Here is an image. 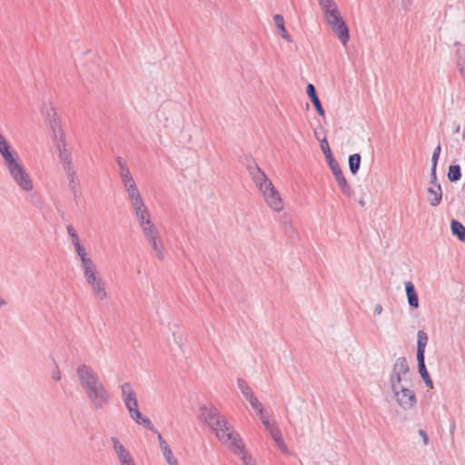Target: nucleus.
<instances>
[{
  "mask_svg": "<svg viewBox=\"0 0 465 465\" xmlns=\"http://www.w3.org/2000/svg\"><path fill=\"white\" fill-rule=\"evenodd\" d=\"M200 419L215 433L216 438L223 444L231 443L237 450L235 453H243L244 446L238 433L233 431L223 415L214 407L203 406L200 408Z\"/></svg>",
  "mask_w": 465,
  "mask_h": 465,
  "instance_id": "nucleus-1",
  "label": "nucleus"
},
{
  "mask_svg": "<svg viewBox=\"0 0 465 465\" xmlns=\"http://www.w3.org/2000/svg\"><path fill=\"white\" fill-rule=\"evenodd\" d=\"M237 384L242 395L250 402L251 406L256 411L265 430L270 433L279 450L284 454H290L289 449L282 439L281 430L276 424L271 423L268 418L264 416V409L262 403L255 397L252 388L248 385L246 381L239 378L237 380Z\"/></svg>",
  "mask_w": 465,
  "mask_h": 465,
  "instance_id": "nucleus-2",
  "label": "nucleus"
},
{
  "mask_svg": "<svg viewBox=\"0 0 465 465\" xmlns=\"http://www.w3.org/2000/svg\"><path fill=\"white\" fill-rule=\"evenodd\" d=\"M0 153L16 184L25 192L31 191L33 189L32 181L23 165L17 162L16 153L11 149L9 144H6L0 149Z\"/></svg>",
  "mask_w": 465,
  "mask_h": 465,
  "instance_id": "nucleus-3",
  "label": "nucleus"
},
{
  "mask_svg": "<svg viewBox=\"0 0 465 465\" xmlns=\"http://www.w3.org/2000/svg\"><path fill=\"white\" fill-rule=\"evenodd\" d=\"M121 391L124 399V405L129 411L130 417L135 420L136 423L143 425L152 432H157V429L153 426L152 421L143 416L138 408V401L136 394L129 382H124L121 386Z\"/></svg>",
  "mask_w": 465,
  "mask_h": 465,
  "instance_id": "nucleus-4",
  "label": "nucleus"
},
{
  "mask_svg": "<svg viewBox=\"0 0 465 465\" xmlns=\"http://www.w3.org/2000/svg\"><path fill=\"white\" fill-rule=\"evenodd\" d=\"M84 275L86 282L91 286L94 296L103 301L107 298L103 279L97 275L96 266L94 263L84 268Z\"/></svg>",
  "mask_w": 465,
  "mask_h": 465,
  "instance_id": "nucleus-5",
  "label": "nucleus"
},
{
  "mask_svg": "<svg viewBox=\"0 0 465 465\" xmlns=\"http://www.w3.org/2000/svg\"><path fill=\"white\" fill-rule=\"evenodd\" d=\"M84 391L91 404L96 410L104 408L110 401V394L101 381Z\"/></svg>",
  "mask_w": 465,
  "mask_h": 465,
  "instance_id": "nucleus-6",
  "label": "nucleus"
},
{
  "mask_svg": "<svg viewBox=\"0 0 465 465\" xmlns=\"http://www.w3.org/2000/svg\"><path fill=\"white\" fill-rule=\"evenodd\" d=\"M143 233L147 242L150 244L153 255L159 260H163L164 248L156 226H146V228H144V230L143 231Z\"/></svg>",
  "mask_w": 465,
  "mask_h": 465,
  "instance_id": "nucleus-7",
  "label": "nucleus"
},
{
  "mask_svg": "<svg viewBox=\"0 0 465 465\" xmlns=\"http://www.w3.org/2000/svg\"><path fill=\"white\" fill-rule=\"evenodd\" d=\"M410 371L409 365L405 357H400L395 361L392 373L391 374L390 382L391 390L398 389L401 386L402 381H406L405 375Z\"/></svg>",
  "mask_w": 465,
  "mask_h": 465,
  "instance_id": "nucleus-8",
  "label": "nucleus"
},
{
  "mask_svg": "<svg viewBox=\"0 0 465 465\" xmlns=\"http://www.w3.org/2000/svg\"><path fill=\"white\" fill-rule=\"evenodd\" d=\"M392 391L396 401L404 410H411L416 405V395L408 387L403 385Z\"/></svg>",
  "mask_w": 465,
  "mask_h": 465,
  "instance_id": "nucleus-9",
  "label": "nucleus"
},
{
  "mask_svg": "<svg viewBox=\"0 0 465 465\" xmlns=\"http://www.w3.org/2000/svg\"><path fill=\"white\" fill-rule=\"evenodd\" d=\"M76 374L84 390L100 381L98 374L86 364L79 365L76 369Z\"/></svg>",
  "mask_w": 465,
  "mask_h": 465,
  "instance_id": "nucleus-10",
  "label": "nucleus"
},
{
  "mask_svg": "<svg viewBox=\"0 0 465 465\" xmlns=\"http://www.w3.org/2000/svg\"><path fill=\"white\" fill-rule=\"evenodd\" d=\"M268 205L276 212L282 210L283 203L279 192L272 183L261 191Z\"/></svg>",
  "mask_w": 465,
  "mask_h": 465,
  "instance_id": "nucleus-11",
  "label": "nucleus"
},
{
  "mask_svg": "<svg viewBox=\"0 0 465 465\" xmlns=\"http://www.w3.org/2000/svg\"><path fill=\"white\" fill-rule=\"evenodd\" d=\"M247 169L252 181L259 187L260 191L263 190L267 186H271V183H272L268 179L265 173L254 162L252 164H249Z\"/></svg>",
  "mask_w": 465,
  "mask_h": 465,
  "instance_id": "nucleus-12",
  "label": "nucleus"
},
{
  "mask_svg": "<svg viewBox=\"0 0 465 465\" xmlns=\"http://www.w3.org/2000/svg\"><path fill=\"white\" fill-rule=\"evenodd\" d=\"M64 171L66 173L68 177V187L69 190L72 192L74 200L77 203L78 199L82 196V192L80 190V183L77 178L76 172L74 170L73 166H69L64 168Z\"/></svg>",
  "mask_w": 465,
  "mask_h": 465,
  "instance_id": "nucleus-13",
  "label": "nucleus"
},
{
  "mask_svg": "<svg viewBox=\"0 0 465 465\" xmlns=\"http://www.w3.org/2000/svg\"><path fill=\"white\" fill-rule=\"evenodd\" d=\"M332 174L334 175L335 177V180L341 191V193L347 196V197H351L353 193V191L352 189L351 188L350 184L348 183L343 173H342V170L341 168L340 167L339 163L338 164H335V167L332 166V167H330Z\"/></svg>",
  "mask_w": 465,
  "mask_h": 465,
  "instance_id": "nucleus-14",
  "label": "nucleus"
},
{
  "mask_svg": "<svg viewBox=\"0 0 465 465\" xmlns=\"http://www.w3.org/2000/svg\"><path fill=\"white\" fill-rule=\"evenodd\" d=\"M114 449L117 454V457L121 462V465H135L130 452L125 450L124 445L120 443L117 438L112 437L111 439Z\"/></svg>",
  "mask_w": 465,
  "mask_h": 465,
  "instance_id": "nucleus-15",
  "label": "nucleus"
},
{
  "mask_svg": "<svg viewBox=\"0 0 465 465\" xmlns=\"http://www.w3.org/2000/svg\"><path fill=\"white\" fill-rule=\"evenodd\" d=\"M54 143V145L58 152L59 159L64 165V169L68 167V165L73 166L71 152L66 147L67 143H66L65 138L57 140Z\"/></svg>",
  "mask_w": 465,
  "mask_h": 465,
  "instance_id": "nucleus-16",
  "label": "nucleus"
},
{
  "mask_svg": "<svg viewBox=\"0 0 465 465\" xmlns=\"http://www.w3.org/2000/svg\"><path fill=\"white\" fill-rule=\"evenodd\" d=\"M306 93L314 106L315 110L317 111L318 114L321 116L325 115V111L322 105V103L318 97L316 88L312 84H308L306 86Z\"/></svg>",
  "mask_w": 465,
  "mask_h": 465,
  "instance_id": "nucleus-17",
  "label": "nucleus"
},
{
  "mask_svg": "<svg viewBox=\"0 0 465 465\" xmlns=\"http://www.w3.org/2000/svg\"><path fill=\"white\" fill-rule=\"evenodd\" d=\"M333 34L338 37L342 45H346L350 40V31L345 22H341L331 28Z\"/></svg>",
  "mask_w": 465,
  "mask_h": 465,
  "instance_id": "nucleus-18",
  "label": "nucleus"
},
{
  "mask_svg": "<svg viewBox=\"0 0 465 465\" xmlns=\"http://www.w3.org/2000/svg\"><path fill=\"white\" fill-rule=\"evenodd\" d=\"M404 284L409 305L417 309L419 307V297L414 284L410 281L405 282Z\"/></svg>",
  "mask_w": 465,
  "mask_h": 465,
  "instance_id": "nucleus-19",
  "label": "nucleus"
},
{
  "mask_svg": "<svg viewBox=\"0 0 465 465\" xmlns=\"http://www.w3.org/2000/svg\"><path fill=\"white\" fill-rule=\"evenodd\" d=\"M428 340L427 332L420 330L417 333V359H425V348Z\"/></svg>",
  "mask_w": 465,
  "mask_h": 465,
  "instance_id": "nucleus-20",
  "label": "nucleus"
},
{
  "mask_svg": "<svg viewBox=\"0 0 465 465\" xmlns=\"http://www.w3.org/2000/svg\"><path fill=\"white\" fill-rule=\"evenodd\" d=\"M427 193L429 194L428 201L430 204L433 207L438 206L442 199L441 186H430L427 189Z\"/></svg>",
  "mask_w": 465,
  "mask_h": 465,
  "instance_id": "nucleus-21",
  "label": "nucleus"
},
{
  "mask_svg": "<svg viewBox=\"0 0 465 465\" xmlns=\"http://www.w3.org/2000/svg\"><path fill=\"white\" fill-rule=\"evenodd\" d=\"M48 123H49L50 129L52 131V137H53L54 142L65 138L64 133L61 126V121H60L59 117L51 118L50 122H48Z\"/></svg>",
  "mask_w": 465,
  "mask_h": 465,
  "instance_id": "nucleus-22",
  "label": "nucleus"
},
{
  "mask_svg": "<svg viewBox=\"0 0 465 465\" xmlns=\"http://www.w3.org/2000/svg\"><path fill=\"white\" fill-rule=\"evenodd\" d=\"M450 231L460 242H465V226L460 222L452 219L450 221Z\"/></svg>",
  "mask_w": 465,
  "mask_h": 465,
  "instance_id": "nucleus-23",
  "label": "nucleus"
},
{
  "mask_svg": "<svg viewBox=\"0 0 465 465\" xmlns=\"http://www.w3.org/2000/svg\"><path fill=\"white\" fill-rule=\"evenodd\" d=\"M273 20L275 23V26L278 29V34L281 35V37L288 42H292V38L284 26L283 16L282 15H275L273 16Z\"/></svg>",
  "mask_w": 465,
  "mask_h": 465,
  "instance_id": "nucleus-24",
  "label": "nucleus"
},
{
  "mask_svg": "<svg viewBox=\"0 0 465 465\" xmlns=\"http://www.w3.org/2000/svg\"><path fill=\"white\" fill-rule=\"evenodd\" d=\"M418 361V371L420 374L424 383L427 387L432 388L433 382L432 380L427 371L426 365H425V359H417Z\"/></svg>",
  "mask_w": 465,
  "mask_h": 465,
  "instance_id": "nucleus-25",
  "label": "nucleus"
},
{
  "mask_svg": "<svg viewBox=\"0 0 465 465\" xmlns=\"http://www.w3.org/2000/svg\"><path fill=\"white\" fill-rule=\"evenodd\" d=\"M326 23L328 25L332 28V26L341 24V22H345L343 18L341 16L338 8H332L331 13L326 16H324Z\"/></svg>",
  "mask_w": 465,
  "mask_h": 465,
  "instance_id": "nucleus-26",
  "label": "nucleus"
},
{
  "mask_svg": "<svg viewBox=\"0 0 465 465\" xmlns=\"http://www.w3.org/2000/svg\"><path fill=\"white\" fill-rule=\"evenodd\" d=\"M136 216L139 220L140 226L142 227V230L143 231L146 226L149 225H154L153 222L151 221L149 212L147 208H143V210H140L138 213H136Z\"/></svg>",
  "mask_w": 465,
  "mask_h": 465,
  "instance_id": "nucleus-27",
  "label": "nucleus"
},
{
  "mask_svg": "<svg viewBox=\"0 0 465 465\" xmlns=\"http://www.w3.org/2000/svg\"><path fill=\"white\" fill-rule=\"evenodd\" d=\"M349 169L352 174H356L361 167V156L360 153H353L349 156Z\"/></svg>",
  "mask_w": 465,
  "mask_h": 465,
  "instance_id": "nucleus-28",
  "label": "nucleus"
},
{
  "mask_svg": "<svg viewBox=\"0 0 465 465\" xmlns=\"http://www.w3.org/2000/svg\"><path fill=\"white\" fill-rule=\"evenodd\" d=\"M74 248H75V252H76L77 255L81 259L83 268L94 263V262L90 258L87 257L86 250L83 244H77V246Z\"/></svg>",
  "mask_w": 465,
  "mask_h": 465,
  "instance_id": "nucleus-29",
  "label": "nucleus"
},
{
  "mask_svg": "<svg viewBox=\"0 0 465 465\" xmlns=\"http://www.w3.org/2000/svg\"><path fill=\"white\" fill-rule=\"evenodd\" d=\"M447 176L449 181L451 183L459 181L461 177L460 166L457 164L450 165L449 167Z\"/></svg>",
  "mask_w": 465,
  "mask_h": 465,
  "instance_id": "nucleus-30",
  "label": "nucleus"
},
{
  "mask_svg": "<svg viewBox=\"0 0 465 465\" xmlns=\"http://www.w3.org/2000/svg\"><path fill=\"white\" fill-rule=\"evenodd\" d=\"M319 5L324 14V16L330 15L332 8H338L336 3L333 0H320Z\"/></svg>",
  "mask_w": 465,
  "mask_h": 465,
  "instance_id": "nucleus-31",
  "label": "nucleus"
},
{
  "mask_svg": "<svg viewBox=\"0 0 465 465\" xmlns=\"http://www.w3.org/2000/svg\"><path fill=\"white\" fill-rule=\"evenodd\" d=\"M125 190L128 193V197L130 201L134 200L137 201L138 198H141V194L139 193V190L135 184V182L133 183L128 184V186H124Z\"/></svg>",
  "mask_w": 465,
  "mask_h": 465,
  "instance_id": "nucleus-32",
  "label": "nucleus"
},
{
  "mask_svg": "<svg viewBox=\"0 0 465 465\" xmlns=\"http://www.w3.org/2000/svg\"><path fill=\"white\" fill-rule=\"evenodd\" d=\"M41 113L48 122H50L51 118L58 117L55 108L52 104H45L41 109Z\"/></svg>",
  "mask_w": 465,
  "mask_h": 465,
  "instance_id": "nucleus-33",
  "label": "nucleus"
},
{
  "mask_svg": "<svg viewBox=\"0 0 465 465\" xmlns=\"http://www.w3.org/2000/svg\"><path fill=\"white\" fill-rule=\"evenodd\" d=\"M119 175L124 186H128V184L134 183L128 167L119 170Z\"/></svg>",
  "mask_w": 465,
  "mask_h": 465,
  "instance_id": "nucleus-34",
  "label": "nucleus"
},
{
  "mask_svg": "<svg viewBox=\"0 0 465 465\" xmlns=\"http://www.w3.org/2000/svg\"><path fill=\"white\" fill-rule=\"evenodd\" d=\"M162 452L169 465H178L177 460L173 455L170 447L166 449L164 448V450H163Z\"/></svg>",
  "mask_w": 465,
  "mask_h": 465,
  "instance_id": "nucleus-35",
  "label": "nucleus"
},
{
  "mask_svg": "<svg viewBox=\"0 0 465 465\" xmlns=\"http://www.w3.org/2000/svg\"><path fill=\"white\" fill-rule=\"evenodd\" d=\"M457 67H458V70H459L460 75L465 80V55L462 56L460 53H459V58L457 61Z\"/></svg>",
  "mask_w": 465,
  "mask_h": 465,
  "instance_id": "nucleus-36",
  "label": "nucleus"
},
{
  "mask_svg": "<svg viewBox=\"0 0 465 465\" xmlns=\"http://www.w3.org/2000/svg\"><path fill=\"white\" fill-rule=\"evenodd\" d=\"M132 203V205L135 211V213H138L140 210H143V208H146L144 203H143V201L141 198H138L137 201H134V200H132L131 201Z\"/></svg>",
  "mask_w": 465,
  "mask_h": 465,
  "instance_id": "nucleus-37",
  "label": "nucleus"
},
{
  "mask_svg": "<svg viewBox=\"0 0 465 465\" xmlns=\"http://www.w3.org/2000/svg\"><path fill=\"white\" fill-rule=\"evenodd\" d=\"M323 154L325 156V159H326V162H327L329 167H332V166L335 167V164H338V162L333 157L331 151H329Z\"/></svg>",
  "mask_w": 465,
  "mask_h": 465,
  "instance_id": "nucleus-38",
  "label": "nucleus"
},
{
  "mask_svg": "<svg viewBox=\"0 0 465 465\" xmlns=\"http://www.w3.org/2000/svg\"><path fill=\"white\" fill-rule=\"evenodd\" d=\"M430 183L431 184V186H439V185H440V183H438V181H437L436 168H431L430 169Z\"/></svg>",
  "mask_w": 465,
  "mask_h": 465,
  "instance_id": "nucleus-39",
  "label": "nucleus"
},
{
  "mask_svg": "<svg viewBox=\"0 0 465 465\" xmlns=\"http://www.w3.org/2000/svg\"><path fill=\"white\" fill-rule=\"evenodd\" d=\"M320 143H321V149L323 153H326L327 152L331 151L328 141L325 137L323 139L320 140Z\"/></svg>",
  "mask_w": 465,
  "mask_h": 465,
  "instance_id": "nucleus-40",
  "label": "nucleus"
},
{
  "mask_svg": "<svg viewBox=\"0 0 465 465\" xmlns=\"http://www.w3.org/2000/svg\"><path fill=\"white\" fill-rule=\"evenodd\" d=\"M52 378L55 381H59L61 380V373L58 368V365L54 362V369L52 373Z\"/></svg>",
  "mask_w": 465,
  "mask_h": 465,
  "instance_id": "nucleus-41",
  "label": "nucleus"
},
{
  "mask_svg": "<svg viewBox=\"0 0 465 465\" xmlns=\"http://www.w3.org/2000/svg\"><path fill=\"white\" fill-rule=\"evenodd\" d=\"M155 434H157V438H158V440H159V444H160V448H161V450H164V448H168V444L167 442L164 440V439L162 437V435L160 434V432L157 430V432H154Z\"/></svg>",
  "mask_w": 465,
  "mask_h": 465,
  "instance_id": "nucleus-42",
  "label": "nucleus"
},
{
  "mask_svg": "<svg viewBox=\"0 0 465 465\" xmlns=\"http://www.w3.org/2000/svg\"><path fill=\"white\" fill-rule=\"evenodd\" d=\"M242 459L244 465H256L255 461L252 460V458L246 453H243Z\"/></svg>",
  "mask_w": 465,
  "mask_h": 465,
  "instance_id": "nucleus-43",
  "label": "nucleus"
},
{
  "mask_svg": "<svg viewBox=\"0 0 465 465\" xmlns=\"http://www.w3.org/2000/svg\"><path fill=\"white\" fill-rule=\"evenodd\" d=\"M419 435L422 438L424 445L429 444V437L424 430H419Z\"/></svg>",
  "mask_w": 465,
  "mask_h": 465,
  "instance_id": "nucleus-44",
  "label": "nucleus"
},
{
  "mask_svg": "<svg viewBox=\"0 0 465 465\" xmlns=\"http://www.w3.org/2000/svg\"><path fill=\"white\" fill-rule=\"evenodd\" d=\"M439 157H440V155H438L436 153H432L431 168H437V163H438Z\"/></svg>",
  "mask_w": 465,
  "mask_h": 465,
  "instance_id": "nucleus-45",
  "label": "nucleus"
},
{
  "mask_svg": "<svg viewBox=\"0 0 465 465\" xmlns=\"http://www.w3.org/2000/svg\"><path fill=\"white\" fill-rule=\"evenodd\" d=\"M116 163H117V165L119 166V170H121L122 168L128 167L127 164L124 162V160L120 156H118L116 158Z\"/></svg>",
  "mask_w": 465,
  "mask_h": 465,
  "instance_id": "nucleus-46",
  "label": "nucleus"
},
{
  "mask_svg": "<svg viewBox=\"0 0 465 465\" xmlns=\"http://www.w3.org/2000/svg\"><path fill=\"white\" fill-rule=\"evenodd\" d=\"M71 241H72V243H73V245H74V247H76V246H77V244H81V242H80V240H79V237H78L77 233H75L74 235H73V236L71 237Z\"/></svg>",
  "mask_w": 465,
  "mask_h": 465,
  "instance_id": "nucleus-47",
  "label": "nucleus"
},
{
  "mask_svg": "<svg viewBox=\"0 0 465 465\" xmlns=\"http://www.w3.org/2000/svg\"><path fill=\"white\" fill-rule=\"evenodd\" d=\"M66 230H67V232L70 237H72L73 235H74L76 233L74 226L71 224L67 225Z\"/></svg>",
  "mask_w": 465,
  "mask_h": 465,
  "instance_id": "nucleus-48",
  "label": "nucleus"
},
{
  "mask_svg": "<svg viewBox=\"0 0 465 465\" xmlns=\"http://www.w3.org/2000/svg\"><path fill=\"white\" fill-rule=\"evenodd\" d=\"M382 312V306L381 304L378 303L375 305V308H374V314H381Z\"/></svg>",
  "mask_w": 465,
  "mask_h": 465,
  "instance_id": "nucleus-49",
  "label": "nucleus"
},
{
  "mask_svg": "<svg viewBox=\"0 0 465 465\" xmlns=\"http://www.w3.org/2000/svg\"><path fill=\"white\" fill-rule=\"evenodd\" d=\"M6 144H8V143L6 142L5 137L3 135H1L0 136V149L3 148V145L5 146Z\"/></svg>",
  "mask_w": 465,
  "mask_h": 465,
  "instance_id": "nucleus-50",
  "label": "nucleus"
},
{
  "mask_svg": "<svg viewBox=\"0 0 465 465\" xmlns=\"http://www.w3.org/2000/svg\"><path fill=\"white\" fill-rule=\"evenodd\" d=\"M440 151H441V148H440V145L439 144L433 151V153H436L438 155L440 154Z\"/></svg>",
  "mask_w": 465,
  "mask_h": 465,
  "instance_id": "nucleus-51",
  "label": "nucleus"
},
{
  "mask_svg": "<svg viewBox=\"0 0 465 465\" xmlns=\"http://www.w3.org/2000/svg\"><path fill=\"white\" fill-rule=\"evenodd\" d=\"M358 203L361 207H364L366 205V203L363 199H359Z\"/></svg>",
  "mask_w": 465,
  "mask_h": 465,
  "instance_id": "nucleus-52",
  "label": "nucleus"
},
{
  "mask_svg": "<svg viewBox=\"0 0 465 465\" xmlns=\"http://www.w3.org/2000/svg\"><path fill=\"white\" fill-rule=\"evenodd\" d=\"M5 304V302L0 297V307Z\"/></svg>",
  "mask_w": 465,
  "mask_h": 465,
  "instance_id": "nucleus-53",
  "label": "nucleus"
},
{
  "mask_svg": "<svg viewBox=\"0 0 465 465\" xmlns=\"http://www.w3.org/2000/svg\"><path fill=\"white\" fill-rule=\"evenodd\" d=\"M454 429H455V424H453L452 427H451V430H450L451 433H453Z\"/></svg>",
  "mask_w": 465,
  "mask_h": 465,
  "instance_id": "nucleus-54",
  "label": "nucleus"
},
{
  "mask_svg": "<svg viewBox=\"0 0 465 465\" xmlns=\"http://www.w3.org/2000/svg\"><path fill=\"white\" fill-rule=\"evenodd\" d=\"M459 131H460V125L457 126L455 133H459Z\"/></svg>",
  "mask_w": 465,
  "mask_h": 465,
  "instance_id": "nucleus-55",
  "label": "nucleus"
},
{
  "mask_svg": "<svg viewBox=\"0 0 465 465\" xmlns=\"http://www.w3.org/2000/svg\"><path fill=\"white\" fill-rule=\"evenodd\" d=\"M1 135H2V134H0V136H1Z\"/></svg>",
  "mask_w": 465,
  "mask_h": 465,
  "instance_id": "nucleus-56",
  "label": "nucleus"
}]
</instances>
